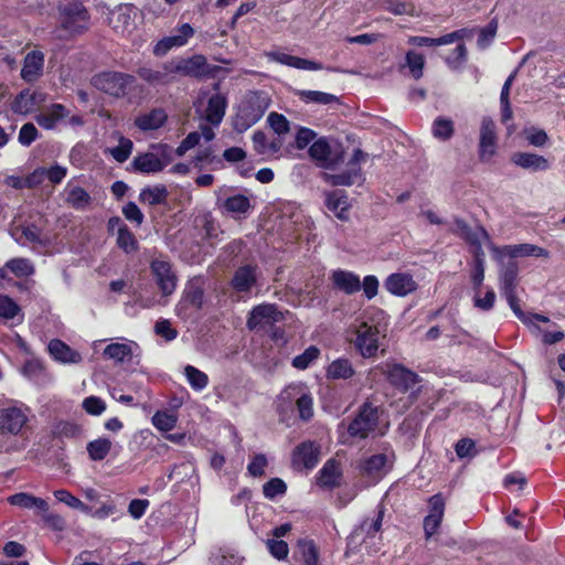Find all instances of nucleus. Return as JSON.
Instances as JSON below:
<instances>
[{
  "label": "nucleus",
  "mask_w": 565,
  "mask_h": 565,
  "mask_svg": "<svg viewBox=\"0 0 565 565\" xmlns=\"http://www.w3.org/2000/svg\"><path fill=\"white\" fill-rule=\"evenodd\" d=\"M55 499L70 507L71 509L81 511L82 513H90V507L82 502L78 498L73 495L65 489H58L53 492Z\"/></svg>",
  "instance_id": "3c124183"
},
{
  "label": "nucleus",
  "mask_w": 565,
  "mask_h": 565,
  "mask_svg": "<svg viewBox=\"0 0 565 565\" xmlns=\"http://www.w3.org/2000/svg\"><path fill=\"white\" fill-rule=\"evenodd\" d=\"M445 501L441 495L436 494L429 500V513L424 520L426 536H431L440 525L444 516Z\"/></svg>",
  "instance_id": "bb28decb"
},
{
  "label": "nucleus",
  "mask_w": 565,
  "mask_h": 565,
  "mask_svg": "<svg viewBox=\"0 0 565 565\" xmlns=\"http://www.w3.org/2000/svg\"><path fill=\"white\" fill-rule=\"evenodd\" d=\"M341 469L339 463L330 459L328 460L318 473L317 481L320 487L333 488L340 483Z\"/></svg>",
  "instance_id": "f704fd0d"
},
{
  "label": "nucleus",
  "mask_w": 565,
  "mask_h": 565,
  "mask_svg": "<svg viewBox=\"0 0 565 565\" xmlns=\"http://www.w3.org/2000/svg\"><path fill=\"white\" fill-rule=\"evenodd\" d=\"M296 95L300 100L307 104L330 105L338 103V97L335 95L320 90L301 89L297 90Z\"/></svg>",
  "instance_id": "09e8293b"
},
{
  "label": "nucleus",
  "mask_w": 565,
  "mask_h": 565,
  "mask_svg": "<svg viewBox=\"0 0 565 565\" xmlns=\"http://www.w3.org/2000/svg\"><path fill=\"white\" fill-rule=\"evenodd\" d=\"M382 511H379L373 518H366L351 533L348 541V547L350 550L361 551L362 546H364L367 554L376 553L379 551V547L376 546L379 541L377 534L382 526Z\"/></svg>",
  "instance_id": "20e7f679"
},
{
  "label": "nucleus",
  "mask_w": 565,
  "mask_h": 565,
  "mask_svg": "<svg viewBox=\"0 0 565 565\" xmlns=\"http://www.w3.org/2000/svg\"><path fill=\"white\" fill-rule=\"evenodd\" d=\"M193 35L194 29L189 23H182L154 45L153 53L162 56L174 47L184 46Z\"/></svg>",
  "instance_id": "4468645a"
},
{
  "label": "nucleus",
  "mask_w": 565,
  "mask_h": 565,
  "mask_svg": "<svg viewBox=\"0 0 565 565\" xmlns=\"http://www.w3.org/2000/svg\"><path fill=\"white\" fill-rule=\"evenodd\" d=\"M132 141L122 136L118 139V145L111 149H109V153L117 162H125L132 151Z\"/></svg>",
  "instance_id": "13d9d810"
},
{
  "label": "nucleus",
  "mask_w": 565,
  "mask_h": 565,
  "mask_svg": "<svg viewBox=\"0 0 565 565\" xmlns=\"http://www.w3.org/2000/svg\"><path fill=\"white\" fill-rule=\"evenodd\" d=\"M0 318L11 320L14 324H19L23 321V313L20 306L6 295H0Z\"/></svg>",
  "instance_id": "37998d69"
},
{
  "label": "nucleus",
  "mask_w": 565,
  "mask_h": 565,
  "mask_svg": "<svg viewBox=\"0 0 565 565\" xmlns=\"http://www.w3.org/2000/svg\"><path fill=\"white\" fill-rule=\"evenodd\" d=\"M284 319L282 312L275 305L262 303L253 308L247 319V328L253 331H260L270 328Z\"/></svg>",
  "instance_id": "f8f14e48"
},
{
  "label": "nucleus",
  "mask_w": 565,
  "mask_h": 565,
  "mask_svg": "<svg viewBox=\"0 0 565 565\" xmlns=\"http://www.w3.org/2000/svg\"><path fill=\"white\" fill-rule=\"evenodd\" d=\"M203 301V291L200 288H190L185 291L182 300L178 306V313L180 316L186 317L189 313L186 310L192 308L193 310H199L202 306Z\"/></svg>",
  "instance_id": "a18cd8bd"
},
{
  "label": "nucleus",
  "mask_w": 565,
  "mask_h": 565,
  "mask_svg": "<svg viewBox=\"0 0 565 565\" xmlns=\"http://www.w3.org/2000/svg\"><path fill=\"white\" fill-rule=\"evenodd\" d=\"M457 228L460 231L461 235L473 246H476V256L482 255L480 253L481 246L484 242L489 239L487 232L482 227H477L475 230H470L463 222H457Z\"/></svg>",
  "instance_id": "c03bdc74"
},
{
  "label": "nucleus",
  "mask_w": 565,
  "mask_h": 565,
  "mask_svg": "<svg viewBox=\"0 0 565 565\" xmlns=\"http://www.w3.org/2000/svg\"><path fill=\"white\" fill-rule=\"evenodd\" d=\"M138 19V10L135 7L121 6L111 12L109 21L117 34L130 39L135 45L139 46L143 39L137 29Z\"/></svg>",
  "instance_id": "0eeeda50"
},
{
  "label": "nucleus",
  "mask_w": 565,
  "mask_h": 565,
  "mask_svg": "<svg viewBox=\"0 0 565 565\" xmlns=\"http://www.w3.org/2000/svg\"><path fill=\"white\" fill-rule=\"evenodd\" d=\"M493 252L500 258L510 257V258H519V257H547L548 252L540 246L533 244H519V245H505L503 247H493Z\"/></svg>",
  "instance_id": "aec40b11"
},
{
  "label": "nucleus",
  "mask_w": 565,
  "mask_h": 565,
  "mask_svg": "<svg viewBox=\"0 0 565 565\" xmlns=\"http://www.w3.org/2000/svg\"><path fill=\"white\" fill-rule=\"evenodd\" d=\"M168 116L163 109H152L147 114H142L135 119V125L143 131L160 128L167 120Z\"/></svg>",
  "instance_id": "e433bc0d"
},
{
  "label": "nucleus",
  "mask_w": 565,
  "mask_h": 565,
  "mask_svg": "<svg viewBox=\"0 0 565 565\" xmlns=\"http://www.w3.org/2000/svg\"><path fill=\"white\" fill-rule=\"evenodd\" d=\"M452 121L445 118H437L433 125V135L441 140H447L452 136Z\"/></svg>",
  "instance_id": "e2e57ef3"
},
{
  "label": "nucleus",
  "mask_w": 565,
  "mask_h": 565,
  "mask_svg": "<svg viewBox=\"0 0 565 565\" xmlns=\"http://www.w3.org/2000/svg\"><path fill=\"white\" fill-rule=\"evenodd\" d=\"M320 460V446L311 440L298 445L291 454V463L297 470H312Z\"/></svg>",
  "instance_id": "ddd939ff"
},
{
  "label": "nucleus",
  "mask_w": 565,
  "mask_h": 565,
  "mask_svg": "<svg viewBox=\"0 0 565 565\" xmlns=\"http://www.w3.org/2000/svg\"><path fill=\"white\" fill-rule=\"evenodd\" d=\"M384 286L390 294L398 297H404L417 288V284L413 277L405 273L390 275L384 282Z\"/></svg>",
  "instance_id": "b1692460"
},
{
  "label": "nucleus",
  "mask_w": 565,
  "mask_h": 565,
  "mask_svg": "<svg viewBox=\"0 0 565 565\" xmlns=\"http://www.w3.org/2000/svg\"><path fill=\"white\" fill-rule=\"evenodd\" d=\"M379 407L373 406L371 403H364L358 416L345 426L341 423L338 427L339 440L342 444H350V438H366L373 433L379 423Z\"/></svg>",
  "instance_id": "7ed1b4c3"
},
{
  "label": "nucleus",
  "mask_w": 565,
  "mask_h": 565,
  "mask_svg": "<svg viewBox=\"0 0 565 565\" xmlns=\"http://www.w3.org/2000/svg\"><path fill=\"white\" fill-rule=\"evenodd\" d=\"M151 422L158 430L168 433L175 427L178 417L172 413L159 411L152 416Z\"/></svg>",
  "instance_id": "5fc2aeb1"
},
{
  "label": "nucleus",
  "mask_w": 565,
  "mask_h": 565,
  "mask_svg": "<svg viewBox=\"0 0 565 565\" xmlns=\"http://www.w3.org/2000/svg\"><path fill=\"white\" fill-rule=\"evenodd\" d=\"M256 280V267L243 266L235 271L232 284L237 291H248Z\"/></svg>",
  "instance_id": "4c0bfd02"
},
{
  "label": "nucleus",
  "mask_w": 565,
  "mask_h": 565,
  "mask_svg": "<svg viewBox=\"0 0 565 565\" xmlns=\"http://www.w3.org/2000/svg\"><path fill=\"white\" fill-rule=\"evenodd\" d=\"M385 9L396 15H414L416 12L414 4L405 0H386Z\"/></svg>",
  "instance_id": "680f3d73"
},
{
  "label": "nucleus",
  "mask_w": 565,
  "mask_h": 565,
  "mask_svg": "<svg viewBox=\"0 0 565 565\" xmlns=\"http://www.w3.org/2000/svg\"><path fill=\"white\" fill-rule=\"evenodd\" d=\"M111 441L107 438H98L87 444L89 458L95 461L103 460L110 451Z\"/></svg>",
  "instance_id": "603ef678"
},
{
  "label": "nucleus",
  "mask_w": 565,
  "mask_h": 565,
  "mask_svg": "<svg viewBox=\"0 0 565 565\" xmlns=\"http://www.w3.org/2000/svg\"><path fill=\"white\" fill-rule=\"evenodd\" d=\"M373 371L381 372L394 387L402 392L412 390L419 382L416 373L401 364L388 361L379 364Z\"/></svg>",
  "instance_id": "9d476101"
},
{
  "label": "nucleus",
  "mask_w": 565,
  "mask_h": 565,
  "mask_svg": "<svg viewBox=\"0 0 565 565\" xmlns=\"http://www.w3.org/2000/svg\"><path fill=\"white\" fill-rule=\"evenodd\" d=\"M45 99V94L41 92L24 89L14 98L11 108L15 114L28 115L40 108Z\"/></svg>",
  "instance_id": "6ab92c4d"
},
{
  "label": "nucleus",
  "mask_w": 565,
  "mask_h": 565,
  "mask_svg": "<svg viewBox=\"0 0 565 565\" xmlns=\"http://www.w3.org/2000/svg\"><path fill=\"white\" fill-rule=\"evenodd\" d=\"M68 117V110L61 104H52L41 110L36 117V122L44 129H54L63 119Z\"/></svg>",
  "instance_id": "cd10ccee"
},
{
  "label": "nucleus",
  "mask_w": 565,
  "mask_h": 565,
  "mask_svg": "<svg viewBox=\"0 0 565 565\" xmlns=\"http://www.w3.org/2000/svg\"><path fill=\"white\" fill-rule=\"evenodd\" d=\"M268 106L269 99L265 94L252 93L247 95L246 99L238 108L235 118V128L239 131L248 129L260 120Z\"/></svg>",
  "instance_id": "39448f33"
},
{
  "label": "nucleus",
  "mask_w": 565,
  "mask_h": 565,
  "mask_svg": "<svg viewBox=\"0 0 565 565\" xmlns=\"http://www.w3.org/2000/svg\"><path fill=\"white\" fill-rule=\"evenodd\" d=\"M353 374V365L348 359H337L327 369V376L332 380H348Z\"/></svg>",
  "instance_id": "49530a36"
},
{
  "label": "nucleus",
  "mask_w": 565,
  "mask_h": 565,
  "mask_svg": "<svg viewBox=\"0 0 565 565\" xmlns=\"http://www.w3.org/2000/svg\"><path fill=\"white\" fill-rule=\"evenodd\" d=\"M85 412L93 416H99L106 411V403L97 396H88L82 403Z\"/></svg>",
  "instance_id": "338daca9"
},
{
  "label": "nucleus",
  "mask_w": 565,
  "mask_h": 565,
  "mask_svg": "<svg viewBox=\"0 0 565 565\" xmlns=\"http://www.w3.org/2000/svg\"><path fill=\"white\" fill-rule=\"evenodd\" d=\"M44 54L41 51L29 52L23 61L21 77L29 83L35 82L43 73Z\"/></svg>",
  "instance_id": "a878e982"
},
{
  "label": "nucleus",
  "mask_w": 565,
  "mask_h": 565,
  "mask_svg": "<svg viewBox=\"0 0 565 565\" xmlns=\"http://www.w3.org/2000/svg\"><path fill=\"white\" fill-rule=\"evenodd\" d=\"M461 36L462 31H455L436 39L427 36H411L408 39V43L415 46H440L451 44L461 39Z\"/></svg>",
  "instance_id": "ea45409f"
},
{
  "label": "nucleus",
  "mask_w": 565,
  "mask_h": 565,
  "mask_svg": "<svg viewBox=\"0 0 565 565\" xmlns=\"http://www.w3.org/2000/svg\"><path fill=\"white\" fill-rule=\"evenodd\" d=\"M225 98L220 94H214L209 98L203 117L211 125L218 126L225 115Z\"/></svg>",
  "instance_id": "72a5a7b5"
},
{
  "label": "nucleus",
  "mask_w": 565,
  "mask_h": 565,
  "mask_svg": "<svg viewBox=\"0 0 565 565\" xmlns=\"http://www.w3.org/2000/svg\"><path fill=\"white\" fill-rule=\"evenodd\" d=\"M171 162L169 149L164 145L152 148L151 151L137 156L132 167L141 173H157L162 171Z\"/></svg>",
  "instance_id": "1a4fd4ad"
},
{
  "label": "nucleus",
  "mask_w": 565,
  "mask_h": 565,
  "mask_svg": "<svg viewBox=\"0 0 565 565\" xmlns=\"http://www.w3.org/2000/svg\"><path fill=\"white\" fill-rule=\"evenodd\" d=\"M501 292L507 298L510 308L513 310L515 316L527 327H536V321H544V323H548L550 319L542 315L536 313H524L521 311L516 297H515V286H516V269L508 268L504 273L501 274Z\"/></svg>",
  "instance_id": "423d86ee"
},
{
  "label": "nucleus",
  "mask_w": 565,
  "mask_h": 565,
  "mask_svg": "<svg viewBox=\"0 0 565 565\" xmlns=\"http://www.w3.org/2000/svg\"><path fill=\"white\" fill-rule=\"evenodd\" d=\"M511 161L515 166L533 172L550 169V162L546 158L531 152H516L511 157Z\"/></svg>",
  "instance_id": "c756f323"
},
{
  "label": "nucleus",
  "mask_w": 565,
  "mask_h": 565,
  "mask_svg": "<svg viewBox=\"0 0 565 565\" xmlns=\"http://www.w3.org/2000/svg\"><path fill=\"white\" fill-rule=\"evenodd\" d=\"M377 321L373 318L356 321L349 328L348 339L359 354L364 359L375 358L380 348V339L385 337V328L381 324L384 312H376Z\"/></svg>",
  "instance_id": "f257e3e1"
},
{
  "label": "nucleus",
  "mask_w": 565,
  "mask_h": 565,
  "mask_svg": "<svg viewBox=\"0 0 565 565\" xmlns=\"http://www.w3.org/2000/svg\"><path fill=\"white\" fill-rule=\"evenodd\" d=\"M30 409L23 404H13L0 408V433L10 436H22L28 427Z\"/></svg>",
  "instance_id": "6e6552de"
},
{
  "label": "nucleus",
  "mask_w": 565,
  "mask_h": 565,
  "mask_svg": "<svg viewBox=\"0 0 565 565\" xmlns=\"http://www.w3.org/2000/svg\"><path fill=\"white\" fill-rule=\"evenodd\" d=\"M117 244L127 253L137 248L135 235L128 230V227H121L119 230V233L117 234Z\"/></svg>",
  "instance_id": "774afa93"
},
{
  "label": "nucleus",
  "mask_w": 565,
  "mask_h": 565,
  "mask_svg": "<svg viewBox=\"0 0 565 565\" xmlns=\"http://www.w3.org/2000/svg\"><path fill=\"white\" fill-rule=\"evenodd\" d=\"M265 56L269 62H275L297 70L320 71L323 68V65L321 63L290 55L282 51L266 52Z\"/></svg>",
  "instance_id": "f3484780"
},
{
  "label": "nucleus",
  "mask_w": 565,
  "mask_h": 565,
  "mask_svg": "<svg viewBox=\"0 0 565 565\" xmlns=\"http://www.w3.org/2000/svg\"><path fill=\"white\" fill-rule=\"evenodd\" d=\"M151 270L162 294L171 295L177 286V276L170 263L163 258H157L151 263Z\"/></svg>",
  "instance_id": "dca6fc26"
},
{
  "label": "nucleus",
  "mask_w": 565,
  "mask_h": 565,
  "mask_svg": "<svg viewBox=\"0 0 565 565\" xmlns=\"http://www.w3.org/2000/svg\"><path fill=\"white\" fill-rule=\"evenodd\" d=\"M138 74L151 85H167L175 78L174 62L164 63L157 68L142 67Z\"/></svg>",
  "instance_id": "4be33fe9"
},
{
  "label": "nucleus",
  "mask_w": 565,
  "mask_h": 565,
  "mask_svg": "<svg viewBox=\"0 0 565 565\" xmlns=\"http://www.w3.org/2000/svg\"><path fill=\"white\" fill-rule=\"evenodd\" d=\"M364 160V153L356 149L350 159V169L338 174H326V180L332 185H352L361 178L360 163Z\"/></svg>",
  "instance_id": "a211bd4d"
},
{
  "label": "nucleus",
  "mask_w": 565,
  "mask_h": 565,
  "mask_svg": "<svg viewBox=\"0 0 565 565\" xmlns=\"http://www.w3.org/2000/svg\"><path fill=\"white\" fill-rule=\"evenodd\" d=\"M295 557L302 565H318L319 563L318 548L310 540L299 541L295 552Z\"/></svg>",
  "instance_id": "58836bf2"
},
{
  "label": "nucleus",
  "mask_w": 565,
  "mask_h": 565,
  "mask_svg": "<svg viewBox=\"0 0 565 565\" xmlns=\"http://www.w3.org/2000/svg\"><path fill=\"white\" fill-rule=\"evenodd\" d=\"M513 79H514V74H511L504 82L502 90H501V95H500L503 121H508L512 118V109H511V105L509 102V95H510V88L512 86Z\"/></svg>",
  "instance_id": "052dcab7"
},
{
  "label": "nucleus",
  "mask_w": 565,
  "mask_h": 565,
  "mask_svg": "<svg viewBox=\"0 0 565 565\" xmlns=\"http://www.w3.org/2000/svg\"><path fill=\"white\" fill-rule=\"evenodd\" d=\"M327 206L340 220L348 218L350 207L348 196L342 191H334L327 196Z\"/></svg>",
  "instance_id": "79ce46f5"
},
{
  "label": "nucleus",
  "mask_w": 565,
  "mask_h": 565,
  "mask_svg": "<svg viewBox=\"0 0 565 565\" xmlns=\"http://www.w3.org/2000/svg\"><path fill=\"white\" fill-rule=\"evenodd\" d=\"M424 56L414 51L406 54V65L408 66L414 78L418 79L423 76Z\"/></svg>",
  "instance_id": "0e129e2a"
},
{
  "label": "nucleus",
  "mask_w": 565,
  "mask_h": 565,
  "mask_svg": "<svg viewBox=\"0 0 565 565\" xmlns=\"http://www.w3.org/2000/svg\"><path fill=\"white\" fill-rule=\"evenodd\" d=\"M184 375L190 386L195 391H202L207 386V375L192 365L184 367Z\"/></svg>",
  "instance_id": "864d4df0"
},
{
  "label": "nucleus",
  "mask_w": 565,
  "mask_h": 565,
  "mask_svg": "<svg viewBox=\"0 0 565 565\" xmlns=\"http://www.w3.org/2000/svg\"><path fill=\"white\" fill-rule=\"evenodd\" d=\"M89 28V14L79 2L58 6V25L55 34L58 39H72L86 32Z\"/></svg>",
  "instance_id": "f03ea898"
},
{
  "label": "nucleus",
  "mask_w": 565,
  "mask_h": 565,
  "mask_svg": "<svg viewBox=\"0 0 565 565\" xmlns=\"http://www.w3.org/2000/svg\"><path fill=\"white\" fill-rule=\"evenodd\" d=\"M286 483L279 478H273L267 481L263 487V493L267 499H275L286 492Z\"/></svg>",
  "instance_id": "69168bd1"
},
{
  "label": "nucleus",
  "mask_w": 565,
  "mask_h": 565,
  "mask_svg": "<svg viewBox=\"0 0 565 565\" xmlns=\"http://www.w3.org/2000/svg\"><path fill=\"white\" fill-rule=\"evenodd\" d=\"M168 198V191L164 185L147 186L140 191L139 201L148 205H158Z\"/></svg>",
  "instance_id": "8fccbe9b"
},
{
  "label": "nucleus",
  "mask_w": 565,
  "mask_h": 565,
  "mask_svg": "<svg viewBox=\"0 0 565 565\" xmlns=\"http://www.w3.org/2000/svg\"><path fill=\"white\" fill-rule=\"evenodd\" d=\"M250 200L244 194H234L222 202V207L233 215H242L250 209Z\"/></svg>",
  "instance_id": "de8ad7c7"
},
{
  "label": "nucleus",
  "mask_w": 565,
  "mask_h": 565,
  "mask_svg": "<svg viewBox=\"0 0 565 565\" xmlns=\"http://www.w3.org/2000/svg\"><path fill=\"white\" fill-rule=\"evenodd\" d=\"M298 416L300 419L308 422L313 416V397L308 388L306 393L301 396L296 405Z\"/></svg>",
  "instance_id": "bf43d9fd"
},
{
  "label": "nucleus",
  "mask_w": 565,
  "mask_h": 565,
  "mask_svg": "<svg viewBox=\"0 0 565 565\" xmlns=\"http://www.w3.org/2000/svg\"><path fill=\"white\" fill-rule=\"evenodd\" d=\"M309 154L319 167L324 169H333L340 160V156L332 152L326 139L316 140L309 148Z\"/></svg>",
  "instance_id": "412c9836"
},
{
  "label": "nucleus",
  "mask_w": 565,
  "mask_h": 565,
  "mask_svg": "<svg viewBox=\"0 0 565 565\" xmlns=\"http://www.w3.org/2000/svg\"><path fill=\"white\" fill-rule=\"evenodd\" d=\"M135 82L134 77L127 74L105 72L93 78V85L111 96L126 94L127 88Z\"/></svg>",
  "instance_id": "9b49d317"
},
{
  "label": "nucleus",
  "mask_w": 565,
  "mask_h": 565,
  "mask_svg": "<svg viewBox=\"0 0 565 565\" xmlns=\"http://www.w3.org/2000/svg\"><path fill=\"white\" fill-rule=\"evenodd\" d=\"M320 355V350L310 345L301 354L292 359V366L298 370H306L309 367Z\"/></svg>",
  "instance_id": "6e6d98bb"
},
{
  "label": "nucleus",
  "mask_w": 565,
  "mask_h": 565,
  "mask_svg": "<svg viewBox=\"0 0 565 565\" xmlns=\"http://www.w3.org/2000/svg\"><path fill=\"white\" fill-rule=\"evenodd\" d=\"M47 348L54 360L61 363L77 364L82 362L81 353L58 339L51 340Z\"/></svg>",
  "instance_id": "7c9ffc66"
},
{
  "label": "nucleus",
  "mask_w": 565,
  "mask_h": 565,
  "mask_svg": "<svg viewBox=\"0 0 565 565\" xmlns=\"http://www.w3.org/2000/svg\"><path fill=\"white\" fill-rule=\"evenodd\" d=\"M331 280L339 290L348 295H352L361 289L360 278L352 271L337 269L332 271Z\"/></svg>",
  "instance_id": "2f4dec72"
},
{
  "label": "nucleus",
  "mask_w": 565,
  "mask_h": 565,
  "mask_svg": "<svg viewBox=\"0 0 565 565\" xmlns=\"http://www.w3.org/2000/svg\"><path fill=\"white\" fill-rule=\"evenodd\" d=\"M65 202L75 210L86 209L92 201L89 193L82 186L68 181L64 189Z\"/></svg>",
  "instance_id": "473e14b6"
},
{
  "label": "nucleus",
  "mask_w": 565,
  "mask_h": 565,
  "mask_svg": "<svg viewBox=\"0 0 565 565\" xmlns=\"http://www.w3.org/2000/svg\"><path fill=\"white\" fill-rule=\"evenodd\" d=\"M137 349L138 344L136 342L130 340H122L120 342L109 343L104 349L103 355L116 363H125L132 359Z\"/></svg>",
  "instance_id": "393cba45"
},
{
  "label": "nucleus",
  "mask_w": 565,
  "mask_h": 565,
  "mask_svg": "<svg viewBox=\"0 0 565 565\" xmlns=\"http://www.w3.org/2000/svg\"><path fill=\"white\" fill-rule=\"evenodd\" d=\"M175 74L200 76L206 71V58L203 55H194L188 60L174 63Z\"/></svg>",
  "instance_id": "c9c22d12"
},
{
  "label": "nucleus",
  "mask_w": 565,
  "mask_h": 565,
  "mask_svg": "<svg viewBox=\"0 0 565 565\" xmlns=\"http://www.w3.org/2000/svg\"><path fill=\"white\" fill-rule=\"evenodd\" d=\"M7 270L9 269L17 277H29L33 275L34 267L32 263L26 258H13L7 264Z\"/></svg>",
  "instance_id": "4d7b16f0"
},
{
  "label": "nucleus",
  "mask_w": 565,
  "mask_h": 565,
  "mask_svg": "<svg viewBox=\"0 0 565 565\" xmlns=\"http://www.w3.org/2000/svg\"><path fill=\"white\" fill-rule=\"evenodd\" d=\"M392 458L386 454L372 455L362 461L360 466L362 477L370 483L379 482L391 469Z\"/></svg>",
  "instance_id": "2eb2a0df"
},
{
  "label": "nucleus",
  "mask_w": 565,
  "mask_h": 565,
  "mask_svg": "<svg viewBox=\"0 0 565 565\" xmlns=\"http://www.w3.org/2000/svg\"><path fill=\"white\" fill-rule=\"evenodd\" d=\"M495 152V126L491 119L484 118L480 132V157L490 159Z\"/></svg>",
  "instance_id": "c85d7f7f"
},
{
  "label": "nucleus",
  "mask_w": 565,
  "mask_h": 565,
  "mask_svg": "<svg viewBox=\"0 0 565 565\" xmlns=\"http://www.w3.org/2000/svg\"><path fill=\"white\" fill-rule=\"evenodd\" d=\"M309 387L299 382L287 385L277 397L278 411L284 414L292 409Z\"/></svg>",
  "instance_id": "5701e85b"
},
{
  "label": "nucleus",
  "mask_w": 565,
  "mask_h": 565,
  "mask_svg": "<svg viewBox=\"0 0 565 565\" xmlns=\"http://www.w3.org/2000/svg\"><path fill=\"white\" fill-rule=\"evenodd\" d=\"M8 501L12 505H17L23 509H36L41 512H47L49 511V504L44 499L33 497L29 493H17L11 495Z\"/></svg>",
  "instance_id": "a19ab883"
}]
</instances>
